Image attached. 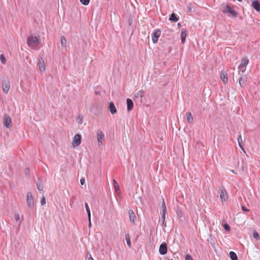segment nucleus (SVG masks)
I'll return each mask as SVG.
<instances>
[{"mask_svg":"<svg viewBox=\"0 0 260 260\" xmlns=\"http://www.w3.org/2000/svg\"><path fill=\"white\" fill-rule=\"evenodd\" d=\"M40 43L39 36H30L28 37L27 40V45L32 49L35 47Z\"/></svg>","mask_w":260,"mask_h":260,"instance_id":"obj_1","label":"nucleus"},{"mask_svg":"<svg viewBox=\"0 0 260 260\" xmlns=\"http://www.w3.org/2000/svg\"><path fill=\"white\" fill-rule=\"evenodd\" d=\"M249 63V59L246 57H244L242 58L241 62L238 67V69L242 72H244L245 71L246 67Z\"/></svg>","mask_w":260,"mask_h":260,"instance_id":"obj_2","label":"nucleus"},{"mask_svg":"<svg viewBox=\"0 0 260 260\" xmlns=\"http://www.w3.org/2000/svg\"><path fill=\"white\" fill-rule=\"evenodd\" d=\"M26 202L28 207L32 209L34 207V200L32 196V193L30 192H28L27 193V200Z\"/></svg>","mask_w":260,"mask_h":260,"instance_id":"obj_3","label":"nucleus"},{"mask_svg":"<svg viewBox=\"0 0 260 260\" xmlns=\"http://www.w3.org/2000/svg\"><path fill=\"white\" fill-rule=\"evenodd\" d=\"M223 13H229L232 16L236 17L237 16V13L236 11L233 9L230 6L227 5L222 10Z\"/></svg>","mask_w":260,"mask_h":260,"instance_id":"obj_4","label":"nucleus"},{"mask_svg":"<svg viewBox=\"0 0 260 260\" xmlns=\"http://www.w3.org/2000/svg\"><path fill=\"white\" fill-rule=\"evenodd\" d=\"M81 136L80 134H76L74 136L72 144L74 146H78L81 144Z\"/></svg>","mask_w":260,"mask_h":260,"instance_id":"obj_5","label":"nucleus"},{"mask_svg":"<svg viewBox=\"0 0 260 260\" xmlns=\"http://www.w3.org/2000/svg\"><path fill=\"white\" fill-rule=\"evenodd\" d=\"M97 135V139L98 145L100 146L102 144V140H103L105 138V136L104 133L100 130H98L96 132Z\"/></svg>","mask_w":260,"mask_h":260,"instance_id":"obj_6","label":"nucleus"},{"mask_svg":"<svg viewBox=\"0 0 260 260\" xmlns=\"http://www.w3.org/2000/svg\"><path fill=\"white\" fill-rule=\"evenodd\" d=\"M167 245L165 242H162L159 246V252L161 255H165L167 253Z\"/></svg>","mask_w":260,"mask_h":260,"instance_id":"obj_7","label":"nucleus"},{"mask_svg":"<svg viewBox=\"0 0 260 260\" xmlns=\"http://www.w3.org/2000/svg\"><path fill=\"white\" fill-rule=\"evenodd\" d=\"M3 90L5 93H8L10 89V82L8 79L5 80L2 83Z\"/></svg>","mask_w":260,"mask_h":260,"instance_id":"obj_8","label":"nucleus"},{"mask_svg":"<svg viewBox=\"0 0 260 260\" xmlns=\"http://www.w3.org/2000/svg\"><path fill=\"white\" fill-rule=\"evenodd\" d=\"M160 31L159 29H157L152 34V40L153 43L157 42L158 38L160 36Z\"/></svg>","mask_w":260,"mask_h":260,"instance_id":"obj_9","label":"nucleus"},{"mask_svg":"<svg viewBox=\"0 0 260 260\" xmlns=\"http://www.w3.org/2000/svg\"><path fill=\"white\" fill-rule=\"evenodd\" d=\"M4 124L7 128H10L12 125L11 118L9 116L7 115H5Z\"/></svg>","mask_w":260,"mask_h":260,"instance_id":"obj_10","label":"nucleus"},{"mask_svg":"<svg viewBox=\"0 0 260 260\" xmlns=\"http://www.w3.org/2000/svg\"><path fill=\"white\" fill-rule=\"evenodd\" d=\"M220 198L222 202L226 201L228 199V195L225 189H221L219 191Z\"/></svg>","mask_w":260,"mask_h":260,"instance_id":"obj_11","label":"nucleus"},{"mask_svg":"<svg viewBox=\"0 0 260 260\" xmlns=\"http://www.w3.org/2000/svg\"><path fill=\"white\" fill-rule=\"evenodd\" d=\"M67 41L64 36L60 37V44L61 46L62 51H66L67 49Z\"/></svg>","mask_w":260,"mask_h":260,"instance_id":"obj_12","label":"nucleus"},{"mask_svg":"<svg viewBox=\"0 0 260 260\" xmlns=\"http://www.w3.org/2000/svg\"><path fill=\"white\" fill-rule=\"evenodd\" d=\"M128 215L130 221L134 224H135V219L136 218V216L133 210H128Z\"/></svg>","mask_w":260,"mask_h":260,"instance_id":"obj_13","label":"nucleus"},{"mask_svg":"<svg viewBox=\"0 0 260 260\" xmlns=\"http://www.w3.org/2000/svg\"><path fill=\"white\" fill-rule=\"evenodd\" d=\"M252 6L256 11L260 12V3L257 0L252 1Z\"/></svg>","mask_w":260,"mask_h":260,"instance_id":"obj_14","label":"nucleus"},{"mask_svg":"<svg viewBox=\"0 0 260 260\" xmlns=\"http://www.w3.org/2000/svg\"><path fill=\"white\" fill-rule=\"evenodd\" d=\"M109 110L112 114H115L117 112L116 108L113 102L109 103Z\"/></svg>","mask_w":260,"mask_h":260,"instance_id":"obj_15","label":"nucleus"},{"mask_svg":"<svg viewBox=\"0 0 260 260\" xmlns=\"http://www.w3.org/2000/svg\"><path fill=\"white\" fill-rule=\"evenodd\" d=\"M126 104H127V111L128 112H129L133 108V106H134L133 102L131 99L127 98L126 99Z\"/></svg>","mask_w":260,"mask_h":260,"instance_id":"obj_16","label":"nucleus"},{"mask_svg":"<svg viewBox=\"0 0 260 260\" xmlns=\"http://www.w3.org/2000/svg\"><path fill=\"white\" fill-rule=\"evenodd\" d=\"M187 35V32L186 30H182L181 32V42L184 44L185 42L186 37Z\"/></svg>","mask_w":260,"mask_h":260,"instance_id":"obj_17","label":"nucleus"},{"mask_svg":"<svg viewBox=\"0 0 260 260\" xmlns=\"http://www.w3.org/2000/svg\"><path fill=\"white\" fill-rule=\"evenodd\" d=\"M220 78L222 80V82L225 84L228 82V79L227 75L224 73H221L220 74Z\"/></svg>","mask_w":260,"mask_h":260,"instance_id":"obj_18","label":"nucleus"},{"mask_svg":"<svg viewBox=\"0 0 260 260\" xmlns=\"http://www.w3.org/2000/svg\"><path fill=\"white\" fill-rule=\"evenodd\" d=\"M38 65L41 71H44L45 70V67L44 64V61L42 60V59H39L38 61Z\"/></svg>","mask_w":260,"mask_h":260,"instance_id":"obj_19","label":"nucleus"},{"mask_svg":"<svg viewBox=\"0 0 260 260\" xmlns=\"http://www.w3.org/2000/svg\"><path fill=\"white\" fill-rule=\"evenodd\" d=\"M178 19H179V18L177 16V15L175 13H172L170 17V18H169V20L170 21H174V22H177L178 20Z\"/></svg>","mask_w":260,"mask_h":260,"instance_id":"obj_20","label":"nucleus"},{"mask_svg":"<svg viewBox=\"0 0 260 260\" xmlns=\"http://www.w3.org/2000/svg\"><path fill=\"white\" fill-rule=\"evenodd\" d=\"M230 257L231 260H238V257L236 253L233 251H230L229 253Z\"/></svg>","mask_w":260,"mask_h":260,"instance_id":"obj_21","label":"nucleus"},{"mask_svg":"<svg viewBox=\"0 0 260 260\" xmlns=\"http://www.w3.org/2000/svg\"><path fill=\"white\" fill-rule=\"evenodd\" d=\"M85 208H86V212L87 213L88 220H90V218H91L90 211V209H89V206H88V204L87 203H86L85 204Z\"/></svg>","mask_w":260,"mask_h":260,"instance_id":"obj_22","label":"nucleus"},{"mask_svg":"<svg viewBox=\"0 0 260 260\" xmlns=\"http://www.w3.org/2000/svg\"><path fill=\"white\" fill-rule=\"evenodd\" d=\"M113 185H114V187L115 190V191L117 193H118L119 191V186L118 183L115 179H113Z\"/></svg>","mask_w":260,"mask_h":260,"instance_id":"obj_23","label":"nucleus"},{"mask_svg":"<svg viewBox=\"0 0 260 260\" xmlns=\"http://www.w3.org/2000/svg\"><path fill=\"white\" fill-rule=\"evenodd\" d=\"M245 78L244 76H241L239 78V84L240 85V86L241 87H244L245 85Z\"/></svg>","mask_w":260,"mask_h":260,"instance_id":"obj_24","label":"nucleus"},{"mask_svg":"<svg viewBox=\"0 0 260 260\" xmlns=\"http://www.w3.org/2000/svg\"><path fill=\"white\" fill-rule=\"evenodd\" d=\"M144 92L142 90H139L135 93V96L137 98L140 97L141 98H142Z\"/></svg>","mask_w":260,"mask_h":260,"instance_id":"obj_25","label":"nucleus"},{"mask_svg":"<svg viewBox=\"0 0 260 260\" xmlns=\"http://www.w3.org/2000/svg\"><path fill=\"white\" fill-rule=\"evenodd\" d=\"M187 120L189 123H191L193 121V117L190 112H188L186 114Z\"/></svg>","mask_w":260,"mask_h":260,"instance_id":"obj_26","label":"nucleus"},{"mask_svg":"<svg viewBox=\"0 0 260 260\" xmlns=\"http://www.w3.org/2000/svg\"><path fill=\"white\" fill-rule=\"evenodd\" d=\"M125 240L126 241V243L129 247H131V239L129 236L127 234L125 236Z\"/></svg>","mask_w":260,"mask_h":260,"instance_id":"obj_27","label":"nucleus"},{"mask_svg":"<svg viewBox=\"0 0 260 260\" xmlns=\"http://www.w3.org/2000/svg\"><path fill=\"white\" fill-rule=\"evenodd\" d=\"M162 210L161 213H166L167 208L165 205V201L163 200L162 204Z\"/></svg>","mask_w":260,"mask_h":260,"instance_id":"obj_28","label":"nucleus"},{"mask_svg":"<svg viewBox=\"0 0 260 260\" xmlns=\"http://www.w3.org/2000/svg\"><path fill=\"white\" fill-rule=\"evenodd\" d=\"M0 60L2 64H5L6 63V59L3 54L0 55Z\"/></svg>","mask_w":260,"mask_h":260,"instance_id":"obj_29","label":"nucleus"},{"mask_svg":"<svg viewBox=\"0 0 260 260\" xmlns=\"http://www.w3.org/2000/svg\"><path fill=\"white\" fill-rule=\"evenodd\" d=\"M80 3L85 6H87L89 4L90 0H80Z\"/></svg>","mask_w":260,"mask_h":260,"instance_id":"obj_30","label":"nucleus"},{"mask_svg":"<svg viewBox=\"0 0 260 260\" xmlns=\"http://www.w3.org/2000/svg\"><path fill=\"white\" fill-rule=\"evenodd\" d=\"M77 121L78 123L81 124L83 122V117L81 115H79L77 119Z\"/></svg>","mask_w":260,"mask_h":260,"instance_id":"obj_31","label":"nucleus"},{"mask_svg":"<svg viewBox=\"0 0 260 260\" xmlns=\"http://www.w3.org/2000/svg\"><path fill=\"white\" fill-rule=\"evenodd\" d=\"M166 214V213H161V219L162 220V225H164L165 222Z\"/></svg>","mask_w":260,"mask_h":260,"instance_id":"obj_32","label":"nucleus"},{"mask_svg":"<svg viewBox=\"0 0 260 260\" xmlns=\"http://www.w3.org/2000/svg\"><path fill=\"white\" fill-rule=\"evenodd\" d=\"M37 189L40 190L42 191L43 189V185L42 183H38L37 184Z\"/></svg>","mask_w":260,"mask_h":260,"instance_id":"obj_33","label":"nucleus"},{"mask_svg":"<svg viewBox=\"0 0 260 260\" xmlns=\"http://www.w3.org/2000/svg\"><path fill=\"white\" fill-rule=\"evenodd\" d=\"M238 142L239 146L242 145V140L241 135H239L238 137Z\"/></svg>","mask_w":260,"mask_h":260,"instance_id":"obj_34","label":"nucleus"},{"mask_svg":"<svg viewBox=\"0 0 260 260\" xmlns=\"http://www.w3.org/2000/svg\"><path fill=\"white\" fill-rule=\"evenodd\" d=\"M253 237L254 239H258L259 238V234L256 231L253 232Z\"/></svg>","mask_w":260,"mask_h":260,"instance_id":"obj_35","label":"nucleus"},{"mask_svg":"<svg viewBox=\"0 0 260 260\" xmlns=\"http://www.w3.org/2000/svg\"><path fill=\"white\" fill-rule=\"evenodd\" d=\"M223 226H224V230L227 231H229L231 229L230 225L227 223H225L223 225Z\"/></svg>","mask_w":260,"mask_h":260,"instance_id":"obj_36","label":"nucleus"},{"mask_svg":"<svg viewBox=\"0 0 260 260\" xmlns=\"http://www.w3.org/2000/svg\"><path fill=\"white\" fill-rule=\"evenodd\" d=\"M14 219L15 220L17 221L19 220L20 219V216H19V215L18 213H15L14 214Z\"/></svg>","mask_w":260,"mask_h":260,"instance_id":"obj_37","label":"nucleus"},{"mask_svg":"<svg viewBox=\"0 0 260 260\" xmlns=\"http://www.w3.org/2000/svg\"><path fill=\"white\" fill-rule=\"evenodd\" d=\"M185 260H193L191 256L189 254H187L185 257Z\"/></svg>","mask_w":260,"mask_h":260,"instance_id":"obj_38","label":"nucleus"},{"mask_svg":"<svg viewBox=\"0 0 260 260\" xmlns=\"http://www.w3.org/2000/svg\"><path fill=\"white\" fill-rule=\"evenodd\" d=\"M41 204L42 205H44L46 204V200L44 197H43L41 200Z\"/></svg>","mask_w":260,"mask_h":260,"instance_id":"obj_39","label":"nucleus"},{"mask_svg":"<svg viewBox=\"0 0 260 260\" xmlns=\"http://www.w3.org/2000/svg\"><path fill=\"white\" fill-rule=\"evenodd\" d=\"M242 210L244 212H248L249 211V210L247 209L244 206H242Z\"/></svg>","mask_w":260,"mask_h":260,"instance_id":"obj_40","label":"nucleus"},{"mask_svg":"<svg viewBox=\"0 0 260 260\" xmlns=\"http://www.w3.org/2000/svg\"><path fill=\"white\" fill-rule=\"evenodd\" d=\"M80 183L81 185H83L85 183V179L82 178L80 179Z\"/></svg>","mask_w":260,"mask_h":260,"instance_id":"obj_41","label":"nucleus"},{"mask_svg":"<svg viewBox=\"0 0 260 260\" xmlns=\"http://www.w3.org/2000/svg\"><path fill=\"white\" fill-rule=\"evenodd\" d=\"M29 172V169H28V168H26V169H25L24 172H25V173L26 175L28 174Z\"/></svg>","mask_w":260,"mask_h":260,"instance_id":"obj_42","label":"nucleus"},{"mask_svg":"<svg viewBox=\"0 0 260 260\" xmlns=\"http://www.w3.org/2000/svg\"><path fill=\"white\" fill-rule=\"evenodd\" d=\"M177 213V215L178 216H182V213L180 211H178Z\"/></svg>","mask_w":260,"mask_h":260,"instance_id":"obj_43","label":"nucleus"},{"mask_svg":"<svg viewBox=\"0 0 260 260\" xmlns=\"http://www.w3.org/2000/svg\"><path fill=\"white\" fill-rule=\"evenodd\" d=\"M239 147H240V148L242 150V151H243L244 153H245V150H244V147H243V145L239 146Z\"/></svg>","mask_w":260,"mask_h":260,"instance_id":"obj_44","label":"nucleus"},{"mask_svg":"<svg viewBox=\"0 0 260 260\" xmlns=\"http://www.w3.org/2000/svg\"><path fill=\"white\" fill-rule=\"evenodd\" d=\"M239 147H240V148L242 150V151H243L244 153H245V150H244V147H243V145L239 146Z\"/></svg>","mask_w":260,"mask_h":260,"instance_id":"obj_45","label":"nucleus"},{"mask_svg":"<svg viewBox=\"0 0 260 260\" xmlns=\"http://www.w3.org/2000/svg\"><path fill=\"white\" fill-rule=\"evenodd\" d=\"M88 226L89 228H91V219L90 220H89Z\"/></svg>","mask_w":260,"mask_h":260,"instance_id":"obj_46","label":"nucleus"},{"mask_svg":"<svg viewBox=\"0 0 260 260\" xmlns=\"http://www.w3.org/2000/svg\"><path fill=\"white\" fill-rule=\"evenodd\" d=\"M88 260H94L93 258L91 257L90 254V257L88 258Z\"/></svg>","mask_w":260,"mask_h":260,"instance_id":"obj_47","label":"nucleus"},{"mask_svg":"<svg viewBox=\"0 0 260 260\" xmlns=\"http://www.w3.org/2000/svg\"><path fill=\"white\" fill-rule=\"evenodd\" d=\"M188 11H191V8H188Z\"/></svg>","mask_w":260,"mask_h":260,"instance_id":"obj_48","label":"nucleus"},{"mask_svg":"<svg viewBox=\"0 0 260 260\" xmlns=\"http://www.w3.org/2000/svg\"><path fill=\"white\" fill-rule=\"evenodd\" d=\"M239 2H241L242 0H238Z\"/></svg>","mask_w":260,"mask_h":260,"instance_id":"obj_49","label":"nucleus"}]
</instances>
